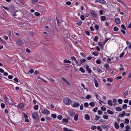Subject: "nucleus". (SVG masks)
<instances>
[{"instance_id":"obj_1","label":"nucleus","mask_w":131,"mask_h":131,"mask_svg":"<svg viewBox=\"0 0 131 131\" xmlns=\"http://www.w3.org/2000/svg\"><path fill=\"white\" fill-rule=\"evenodd\" d=\"M63 101L64 103L67 105H70L71 103V100L68 97H66L63 99Z\"/></svg>"},{"instance_id":"obj_2","label":"nucleus","mask_w":131,"mask_h":131,"mask_svg":"<svg viewBox=\"0 0 131 131\" xmlns=\"http://www.w3.org/2000/svg\"><path fill=\"white\" fill-rule=\"evenodd\" d=\"M22 13L20 11H17L14 14V16L15 18L17 19H20L21 17Z\"/></svg>"},{"instance_id":"obj_3","label":"nucleus","mask_w":131,"mask_h":131,"mask_svg":"<svg viewBox=\"0 0 131 131\" xmlns=\"http://www.w3.org/2000/svg\"><path fill=\"white\" fill-rule=\"evenodd\" d=\"M32 116L34 119V120L37 123L38 120V113L36 112H34L32 114Z\"/></svg>"},{"instance_id":"obj_4","label":"nucleus","mask_w":131,"mask_h":131,"mask_svg":"<svg viewBox=\"0 0 131 131\" xmlns=\"http://www.w3.org/2000/svg\"><path fill=\"white\" fill-rule=\"evenodd\" d=\"M90 13L92 16L94 18H96L98 17V16L96 12H94L93 10H91L90 11Z\"/></svg>"},{"instance_id":"obj_5","label":"nucleus","mask_w":131,"mask_h":131,"mask_svg":"<svg viewBox=\"0 0 131 131\" xmlns=\"http://www.w3.org/2000/svg\"><path fill=\"white\" fill-rule=\"evenodd\" d=\"M40 112L42 114H48L50 113L49 111L47 109H44L41 111Z\"/></svg>"},{"instance_id":"obj_6","label":"nucleus","mask_w":131,"mask_h":131,"mask_svg":"<svg viewBox=\"0 0 131 131\" xmlns=\"http://www.w3.org/2000/svg\"><path fill=\"white\" fill-rule=\"evenodd\" d=\"M101 126L104 129H106L107 130L110 127V126L108 125L102 124Z\"/></svg>"},{"instance_id":"obj_7","label":"nucleus","mask_w":131,"mask_h":131,"mask_svg":"<svg viewBox=\"0 0 131 131\" xmlns=\"http://www.w3.org/2000/svg\"><path fill=\"white\" fill-rule=\"evenodd\" d=\"M85 67L87 71H88L89 73H91L92 72V71L89 68V66L87 64L85 65Z\"/></svg>"},{"instance_id":"obj_8","label":"nucleus","mask_w":131,"mask_h":131,"mask_svg":"<svg viewBox=\"0 0 131 131\" xmlns=\"http://www.w3.org/2000/svg\"><path fill=\"white\" fill-rule=\"evenodd\" d=\"M61 79L62 80H63L68 85H70V83L69 82H68L65 78H64L63 77H62Z\"/></svg>"},{"instance_id":"obj_9","label":"nucleus","mask_w":131,"mask_h":131,"mask_svg":"<svg viewBox=\"0 0 131 131\" xmlns=\"http://www.w3.org/2000/svg\"><path fill=\"white\" fill-rule=\"evenodd\" d=\"M96 1L99 2L101 3L105 4L106 3V2L104 0H95Z\"/></svg>"},{"instance_id":"obj_10","label":"nucleus","mask_w":131,"mask_h":131,"mask_svg":"<svg viewBox=\"0 0 131 131\" xmlns=\"http://www.w3.org/2000/svg\"><path fill=\"white\" fill-rule=\"evenodd\" d=\"M68 114L70 116L73 117L75 114V113L73 111H70L69 112Z\"/></svg>"},{"instance_id":"obj_11","label":"nucleus","mask_w":131,"mask_h":131,"mask_svg":"<svg viewBox=\"0 0 131 131\" xmlns=\"http://www.w3.org/2000/svg\"><path fill=\"white\" fill-rule=\"evenodd\" d=\"M18 107L21 109H23L24 108V104L23 103H20L17 106Z\"/></svg>"},{"instance_id":"obj_12","label":"nucleus","mask_w":131,"mask_h":131,"mask_svg":"<svg viewBox=\"0 0 131 131\" xmlns=\"http://www.w3.org/2000/svg\"><path fill=\"white\" fill-rule=\"evenodd\" d=\"M17 43H18L19 45H22L23 44V42L21 40L19 39L16 41Z\"/></svg>"},{"instance_id":"obj_13","label":"nucleus","mask_w":131,"mask_h":131,"mask_svg":"<svg viewBox=\"0 0 131 131\" xmlns=\"http://www.w3.org/2000/svg\"><path fill=\"white\" fill-rule=\"evenodd\" d=\"M115 23L117 24H120L121 22L120 20V19L118 18H116L115 19Z\"/></svg>"},{"instance_id":"obj_14","label":"nucleus","mask_w":131,"mask_h":131,"mask_svg":"<svg viewBox=\"0 0 131 131\" xmlns=\"http://www.w3.org/2000/svg\"><path fill=\"white\" fill-rule=\"evenodd\" d=\"M126 114L125 112V111H123V112L121 114H119L118 116L119 117H123Z\"/></svg>"},{"instance_id":"obj_15","label":"nucleus","mask_w":131,"mask_h":131,"mask_svg":"<svg viewBox=\"0 0 131 131\" xmlns=\"http://www.w3.org/2000/svg\"><path fill=\"white\" fill-rule=\"evenodd\" d=\"M9 104L12 105L13 104V101L10 99H9L7 101H6Z\"/></svg>"},{"instance_id":"obj_16","label":"nucleus","mask_w":131,"mask_h":131,"mask_svg":"<svg viewBox=\"0 0 131 131\" xmlns=\"http://www.w3.org/2000/svg\"><path fill=\"white\" fill-rule=\"evenodd\" d=\"M85 119L87 120H89L90 119V117L88 114H87L85 115Z\"/></svg>"},{"instance_id":"obj_17","label":"nucleus","mask_w":131,"mask_h":131,"mask_svg":"<svg viewBox=\"0 0 131 131\" xmlns=\"http://www.w3.org/2000/svg\"><path fill=\"white\" fill-rule=\"evenodd\" d=\"M104 67L106 68V69L107 70H109V66L108 64L107 63L105 64L104 65Z\"/></svg>"},{"instance_id":"obj_18","label":"nucleus","mask_w":131,"mask_h":131,"mask_svg":"<svg viewBox=\"0 0 131 131\" xmlns=\"http://www.w3.org/2000/svg\"><path fill=\"white\" fill-rule=\"evenodd\" d=\"M114 124L115 128L116 129H118L119 128V126L118 124L117 123L115 122Z\"/></svg>"},{"instance_id":"obj_19","label":"nucleus","mask_w":131,"mask_h":131,"mask_svg":"<svg viewBox=\"0 0 131 131\" xmlns=\"http://www.w3.org/2000/svg\"><path fill=\"white\" fill-rule=\"evenodd\" d=\"M86 60L85 59H81L80 60V63L79 64V66H80L82 63H83V62H84Z\"/></svg>"},{"instance_id":"obj_20","label":"nucleus","mask_w":131,"mask_h":131,"mask_svg":"<svg viewBox=\"0 0 131 131\" xmlns=\"http://www.w3.org/2000/svg\"><path fill=\"white\" fill-rule=\"evenodd\" d=\"M101 19V20L103 21H104L106 18V17L105 16H101L100 17Z\"/></svg>"},{"instance_id":"obj_21","label":"nucleus","mask_w":131,"mask_h":131,"mask_svg":"<svg viewBox=\"0 0 131 131\" xmlns=\"http://www.w3.org/2000/svg\"><path fill=\"white\" fill-rule=\"evenodd\" d=\"M80 106V104L79 103H75L73 105V106L74 107H78Z\"/></svg>"},{"instance_id":"obj_22","label":"nucleus","mask_w":131,"mask_h":131,"mask_svg":"<svg viewBox=\"0 0 131 131\" xmlns=\"http://www.w3.org/2000/svg\"><path fill=\"white\" fill-rule=\"evenodd\" d=\"M78 115H79L78 114H76L75 115L74 117V119L75 121H77L78 120Z\"/></svg>"},{"instance_id":"obj_23","label":"nucleus","mask_w":131,"mask_h":131,"mask_svg":"<svg viewBox=\"0 0 131 131\" xmlns=\"http://www.w3.org/2000/svg\"><path fill=\"white\" fill-rule=\"evenodd\" d=\"M112 102L111 100H109L108 101V104H109L110 106H112Z\"/></svg>"},{"instance_id":"obj_24","label":"nucleus","mask_w":131,"mask_h":131,"mask_svg":"<svg viewBox=\"0 0 131 131\" xmlns=\"http://www.w3.org/2000/svg\"><path fill=\"white\" fill-rule=\"evenodd\" d=\"M116 110L117 111H120L122 110V108L120 107L119 106L117 107Z\"/></svg>"},{"instance_id":"obj_25","label":"nucleus","mask_w":131,"mask_h":131,"mask_svg":"<svg viewBox=\"0 0 131 131\" xmlns=\"http://www.w3.org/2000/svg\"><path fill=\"white\" fill-rule=\"evenodd\" d=\"M90 105L91 106L94 107L95 106V103L94 102H91L89 103Z\"/></svg>"},{"instance_id":"obj_26","label":"nucleus","mask_w":131,"mask_h":131,"mask_svg":"<svg viewBox=\"0 0 131 131\" xmlns=\"http://www.w3.org/2000/svg\"><path fill=\"white\" fill-rule=\"evenodd\" d=\"M63 62L64 63H70L71 62L69 60L67 59H65L63 61Z\"/></svg>"},{"instance_id":"obj_27","label":"nucleus","mask_w":131,"mask_h":131,"mask_svg":"<svg viewBox=\"0 0 131 131\" xmlns=\"http://www.w3.org/2000/svg\"><path fill=\"white\" fill-rule=\"evenodd\" d=\"M107 112L110 114L112 115L114 114V112L109 110H108L107 111Z\"/></svg>"},{"instance_id":"obj_28","label":"nucleus","mask_w":131,"mask_h":131,"mask_svg":"<svg viewBox=\"0 0 131 131\" xmlns=\"http://www.w3.org/2000/svg\"><path fill=\"white\" fill-rule=\"evenodd\" d=\"M39 107L38 105H36L34 107V109L35 110H37L38 108Z\"/></svg>"},{"instance_id":"obj_29","label":"nucleus","mask_w":131,"mask_h":131,"mask_svg":"<svg viewBox=\"0 0 131 131\" xmlns=\"http://www.w3.org/2000/svg\"><path fill=\"white\" fill-rule=\"evenodd\" d=\"M79 70L82 73H84L85 72V71L84 69L82 67H80V68Z\"/></svg>"},{"instance_id":"obj_30","label":"nucleus","mask_w":131,"mask_h":131,"mask_svg":"<svg viewBox=\"0 0 131 131\" xmlns=\"http://www.w3.org/2000/svg\"><path fill=\"white\" fill-rule=\"evenodd\" d=\"M39 1V0H31V2L32 3L34 4L37 3Z\"/></svg>"},{"instance_id":"obj_31","label":"nucleus","mask_w":131,"mask_h":131,"mask_svg":"<svg viewBox=\"0 0 131 131\" xmlns=\"http://www.w3.org/2000/svg\"><path fill=\"white\" fill-rule=\"evenodd\" d=\"M98 37L97 36H96L94 38V40L96 42H97L98 41Z\"/></svg>"},{"instance_id":"obj_32","label":"nucleus","mask_w":131,"mask_h":131,"mask_svg":"<svg viewBox=\"0 0 131 131\" xmlns=\"http://www.w3.org/2000/svg\"><path fill=\"white\" fill-rule=\"evenodd\" d=\"M101 109L103 111H105L106 110V108L104 106H102L101 107Z\"/></svg>"},{"instance_id":"obj_33","label":"nucleus","mask_w":131,"mask_h":131,"mask_svg":"<svg viewBox=\"0 0 131 131\" xmlns=\"http://www.w3.org/2000/svg\"><path fill=\"white\" fill-rule=\"evenodd\" d=\"M100 118V117L99 116H98L97 115H95V118L94 119L95 121H97L98 120L99 118Z\"/></svg>"},{"instance_id":"obj_34","label":"nucleus","mask_w":131,"mask_h":131,"mask_svg":"<svg viewBox=\"0 0 131 131\" xmlns=\"http://www.w3.org/2000/svg\"><path fill=\"white\" fill-rule=\"evenodd\" d=\"M2 7L7 11H8L9 10V9L7 7H5L3 5L2 6Z\"/></svg>"},{"instance_id":"obj_35","label":"nucleus","mask_w":131,"mask_h":131,"mask_svg":"<svg viewBox=\"0 0 131 131\" xmlns=\"http://www.w3.org/2000/svg\"><path fill=\"white\" fill-rule=\"evenodd\" d=\"M62 121L63 122L66 123H68V120L66 119H63L62 120Z\"/></svg>"},{"instance_id":"obj_36","label":"nucleus","mask_w":131,"mask_h":131,"mask_svg":"<svg viewBox=\"0 0 131 131\" xmlns=\"http://www.w3.org/2000/svg\"><path fill=\"white\" fill-rule=\"evenodd\" d=\"M82 23V21L81 20H80V21L77 23H76V24L78 26H80L81 25Z\"/></svg>"},{"instance_id":"obj_37","label":"nucleus","mask_w":131,"mask_h":131,"mask_svg":"<svg viewBox=\"0 0 131 131\" xmlns=\"http://www.w3.org/2000/svg\"><path fill=\"white\" fill-rule=\"evenodd\" d=\"M98 44L99 46L101 47L103 45V42H101L99 41L98 42Z\"/></svg>"},{"instance_id":"obj_38","label":"nucleus","mask_w":131,"mask_h":131,"mask_svg":"<svg viewBox=\"0 0 131 131\" xmlns=\"http://www.w3.org/2000/svg\"><path fill=\"white\" fill-rule=\"evenodd\" d=\"M95 96H96V98L97 99V100H99L100 101H101V102H103L102 101L99 100V99H98L99 96H98V95H97V94L96 93H95Z\"/></svg>"},{"instance_id":"obj_39","label":"nucleus","mask_w":131,"mask_h":131,"mask_svg":"<svg viewBox=\"0 0 131 131\" xmlns=\"http://www.w3.org/2000/svg\"><path fill=\"white\" fill-rule=\"evenodd\" d=\"M97 128L96 126H92L91 127V129L92 130H94L95 129Z\"/></svg>"},{"instance_id":"obj_40","label":"nucleus","mask_w":131,"mask_h":131,"mask_svg":"<svg viewBox=\"0 0 131 131\" xmlns=\"http://www.w3.org/2000/svg\"><path fill=\"white\" fill-rule=\"evenodd\" d=\"M58 119L59 120H61L62 118V115H58L57 116Z\"/></svg>"},{"instance_id":"obj_41","label":"nucleus","mask_w":131,"mask_h":131,"mask_svg":"<svg viewBox=\"0 0 131 131\" xmlns=\"http://www.w3.org/2000/svg\"><path fill=\"white\" fill-rule=\"evenodd\" d=\"M51 117L53 118H55L56 117L57 115L55 114H52Z\"/></svg>"},{"instance_id":"obj_42","label":"nucleus","mask_w":131,"mask_h":131,"mask_svg":"<svg viewBox=\"0 0 131 131\" xmlns=\"http://www.w3.org/2000/svg\"><path fill=\"white\" fill-rule=\"evenodd\" d=\"M128 90L124 92L123 94L125 95V96H127L128 94Z\"/></svg>"},{"instance_id":"obj_43","label":"nucleus","mask_w":131,"mask_h":131,"mask_svg":"<svg viewBox=\"0 0 131 131\" xmlns=\"http://www.w3.org/2000/svg\"><path fill=\"white\" fill-rule=\"evenodd\" d=\"M118 102L119 104H122L123 102V101L121 99H119L118 100Z\"/></svg>"},{"instance_id":"obj_44","label":"nucleus","mask_w":131,"mask_h":131,"mask_svg":"<svg viewBox=\"0 0 131 131\" xmlns=\"http://www.w3.org/2000/svg\"><path fill=\"white\" fill-rule=\"evenodd\" d=\"M95 83V85L96 87H98V83L97 81V80H95L94 81Z\"/></svg>"},{"instance_id":"obj_45","label":"nucleus","mask_w":131,"mask_h":131,"mask_svg":"<svg viewBox=\"0 0 131 131\" xmlns=\"http://www.w3.org/2000/svg\"><path fill=\"white\" fill-rule=\"evenodd\" d=\"M92 54L94 55L95 56H97L98 55V53H97L95 51L94 52L92 53Z\"/></svg>"},{"instance_id":"obj_46","label":"nucleus","mask_w":131,"mask_h":131,"mask_svg":"<svg viewBox=\"0 0 131 131\" xmlns=\"http://www.w3.org/2000/svg\"><path fill=\"white\" fill-rule=\"evenodd\" d=\"M121 27L122 28H123V29H124V30H126V28L125 26L124 25L122 24V25H121Z\"/></svg>"},{"instance_id":"obj_47","label":"nucleus","mask_w":131,"mask_h":131,"mask_svg":"<svg viewBox=\"0 0 131 131\" xmlns=\"http://www.w3.org/2000/svg\"><path fill=\"white\" fill-rule=\"evenodd\" d=\"M107 81L111 82H113V80L112 78H108L107 79Z\"/></svg>"},{"instance_id":"obj_48","label":"nucleus","mask_w":131,"mask_h":131,"mask_svg":"<svg viewBox=\"0 0 131 131\" xmlns=\"http://www.w3.org/2000/svg\"><path fill=\"white\" fill-rule=\"evenodd\" d=\"M34 14L37 17L39 16L40 15V13L38 12H35V13Z\"/></svg>"},{"instance_id":"obj_49","label":"nucleus","mask_w":131,"mask_h":131,"mask_svg":"<svg viewBox=\"0 0 131 131\" xmlns=\"http://www.w3.org/2000/svg\"><path fill=\"white\" fill-rule=\"evenodd\" d=\"M96 63L98 64H100L101 63V61L99 60H96Z\"/></svg>"},{"instance_id":"obj_50","label":"nucleus","mask_w":131,"mask_h":131,"mask_svg":"<svg viewBox=\"0 0 131 131\" xmlns=\"http://www.w3.org/2000/svg\"><path fill=\"white\" fill-rule=\"evenodd\" d=\"M95 28L97 30L99 29V27L98 25H95Z\"/></svg>"},{"instance_id":"obj_51","label":"nucleus","mask_w":131,"mask_h":131,"mask_svg":"<svg viewBox=\"0 0 131 131\" xmlns=\"http://www.w3.org/2000/svg\"><path fill=\"white\" fill-rule=\"evenodd\" d=\"M97 129L100 131H101L102 130V128L100 126H97Z\"/></svg>"},{"instance_id":"obj_52","label":"nucleus","mask_w":131,"mask_h":131,"mask_svg":"<svg viewBox=\"0 0 131 131\" xmlns=\"http://www.w3.org/2000/svg\"><path fill=\"white\" fill-rule=\"evenodd\" d=\"M126 130H129L130 128L129 127L128 125H127L125 127Z\"/></svg>"},{"instance_id":"obj_53","label":"nucleus","mask_w":131,"mask_h":131,"mask_svg":"<svg viewBox=\"0 0 131 131\" xmlns=\"http://www.w3.org/2000/svg\"><path fill=\"white\" fill-rule=\"evenodd\" d=\"M113 30L114 31H117L118 30V29L117 27H115L114 28Z\"/></svg>"},{"instance_id":"obj_54","label":"nucleus","mask_w":131,"mask_h":131,"mask_svg":"<svg viewBox=\"0 0 131 131\" xmlns=\"http://www.w3.org/2000/svg\"><path fill=\"white\" fill-rule=\"evenodd\" d=\"M56 18L57 20V23L58 25H59V20L57 16L56 17Z\"/></svg>"},{"instance_id":"obj_55","label":"nucleus","mask_w":131,"mask_h":131,"mask_svg":"<svg viewBox=\"0 0 131 131\" xmlns=\"http://www.w3.org/2000/svg\"><path fill=\"white\" fill-rule=\"evenodd\" d=\"M124 54H125L124 52H122L120 55V56H119V57L121 58H122V57H123V56H124Z\"/></svg>"},{"instance_id":"obj_56","label":"nucleus","mask_w":131,"mask_h":131,"mask_svg":"<svg viewBox=\"0 0 131 131\" xmlns=\"http://www.w3.org/2000/svg\"><path fill=\"white\" fill-rule=\"evenodd\" d=\"M80 18L81 19L83 20H84V16L83 15H82L81 16Z\"/></svg>"},{"instance_id":"obj_57","label":"nucleus","mask_w":131,"mask_h":131,"mask_svg":"<svg viewBox=\"0 0 131 131\" xmlns=\"http://www.w3.org/2000/svg\"><path fill=\"white\" fill-rule=\"evenodd\" d=\"M129 122V119L127 118L126 119L125 121V123L126 124H128Z\"/></svg>"},{"instance_id":"obj_58","label":"nucleus","mask_w":131,"mask_h":131,"mask_svg":"<svg viewBox=\"0 0 131 131\" xmlns=\"http://www.w3.org/2000/svg\"><path fill=\"white\" fill-rule=\"evenodd\" d=\"M80 54L81 56L84 58H85L86 57V56L85 55L84 53L82 52H81L80 53Z\"/></svg>"},{"instance_id":"obj_59","label":"nucleus","mask_w":131,"mask_h":131,"mask_svg":"<svg viewBox=\"0 0 131 131\" xmlns=\"http://www.w3.org/2000/svg\"><path fill=\"white\" fill-rule=\"evenodd\" d=\"M26 52L28 53H29L31 52L30 50L28 48H26Z\"/></svg>"},{"instance_id":"obj_60","label":"nucleus","mask_w":131,"mask_h":131,"mask_svg":"<svg viewBox=\"0 0 131 131\" xmlns=\"http://www.w3.org/2000/svg\"><path fill=\"white\" fill-rule=\"evenodd\" d=\"M98 109L97 107H96L93 110V111L94 112H95L97 111Z\"/></svg>"},{"instance_id":"obj_61","label":"nucleus","mask_w":131,"mask_h":131,"mask_svg":"<svg viewBox=\"0 0 131 131\" xmlns=\"http://www.w3.org/2000/svg\"><path fill=\"white\" fill-rule=\"evenodd\" d=\"M9 99L7 96L6 95H5L4 100L6 101H7Z\"/></svg>"},{"instance_id":"obj_62","label":"nucleus","mask_w":131,"mask_h":131,"mask_svg":"<svg viewBox=\"0 0 131 131\" xmlns=\"http://www.w3.org/2000/svg\"><path fill=\"white\" fill-rule=\"evenodd\" d=\"M84 105L85 107H87L89 106V104L87 102L85 103L84 104Z\"/></svg>"},{"instance_id":"obj_63","label":"nucleus","mask_w":131,"mask_h":131,"mask_svg":"<svg viewBox=\"0 0 131 131\" xmlns=\"http://www.w3.org/2000/svg\"><path fill=\"white\" fill-rule=\"evenodd\" d=\"M103 117L105 119H107L108 118V116L106 115H105L103 116Z\"/></svg>"},{"instance_id":"obj_64","label":"nucleus","mask_w":131,"mask_h":131,"mask_svg":"<svg viewBox=\"0 0 131 131\" xmlns=\"http://www.w3.org/2000/svg\"><path fill=\"white\" fill-rule=\"evenodd\" d=\"M1 107L2 108H4L5 107V105L4 104L2 103L1 105Z\"/></svg>"}]
</instances>
